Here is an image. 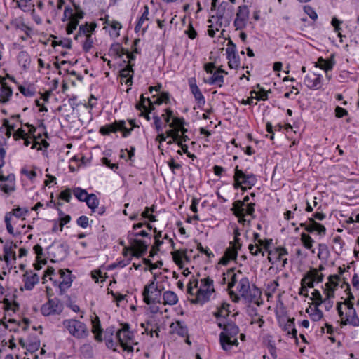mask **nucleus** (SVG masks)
<instances>
[{"label":"nucleus","instance_id":"f257e3e1","mask_svg":"<svg viewBox=\"0 0 359 359\" xmlns=\"http://www.w3.org/2000/svg\"><path fill=\"white\" fill-rule=\"evenodd\" d=\"M27 126L29 128L28 132L22 128H19L14 132L13 137L15 140L24 139L25 146L32 143V149L41 151L42 154H44L45 150L43 149V147H45V139L42 138V135H45V128L43 126V123H41L38 128L29 124Z\"/></svg>","mask_w":359,"mask_h":359},{"label":"nucleus","instance_id":"f03ea898","mask_svg":"<svg viewBox=\"0 0 359 359\" xmlns=\"http://www.w3.org/2000/svg\"><path fill=\"white\" fill-rule=\"evenodd\" d=\"M217 325L222 329L219 334V342L224 351H228L232 346L238 345L237 335L239 333L238 327L233 322H218Z\"/></svg>","mask_w":359,"mask_h":359},{"label":"nucleus","instance_id":"7ed1b4c3","mask_svg":"<svg viewBox=\"0 0 359 359\" xmlns=\"http://www.w3.org/2000/svg\"><path fill=\"white\" fill-rule=\"evenodd\" d=\"M49 278V280L52 282L53 285L59 290L60 293L66 290L71 286L72 280L69 274L62 269H58L55 272L53 267L48 266L46 269V278Z\"/></svg>","mask_w":359,"mask_h":359},{"label":"nucleus","instance_id":"20e7f679","mask_svg":"<svg viewBox=\"0 0 359 359\" xmlns=\"http://www.w3.org/2000/svg\"><path fill=\"white\" fill-rule=\"evenodd\" d=\"M233 180V188L235 189L241 188L243 191H245L247 189H251L257 182L255 175L245 174L238 168V165L234 169Z\"/></svg>","mask_w":359,"mask_h":359},{"label":"nucleus","instance_id":"39448f33","mask_svg":"<svg viewBox=\"0 0 359 359\" xmlns=\"http://www.w3.org/2000/svg\"><path fill=\"white\" fill-rule=\"evenodd\" d=\"M215 292L213 280L209 277L201 280V287L196 292V297L191 300L193 304H203L210 300L211 294Z\"/></svg>","mask_w":359,"mask_h":359},{"label":"nucleus","instance_id":"423d86ee","mask_svg":"<svg viewBox=\"0 0 359 359\" xmlns=\"http://www.w3.org/2000/svg\"><path fill=\"white\" fill-rule=\"evenodd\" d=\"M28 213V210L25 208L18 207L13 209L11 212H6L4 217V222L7 231L11 235H14L13 226L16 225L19 220L24 221Z\"/></svg>","mask_w":359,"mask_h":359},{"label":"nucleus","instance_id":"0eeeda50","mask_svg":"<svg viewBox=\"0 0 359 359\" xmlns=\"http://www.w3.org/2000/svg\"><path fill=\"white\" fill-rule=\"evenodd\" d=\"M63 325L73 337L78 339L85 338L89 334L86 324L76 319L65 320Z\"/></svg>","mask_w":359,"mask_h":359},{"label":"nucleus","instance_id":"6e6552de","mask_svg":"<svg viewBox=\"0 0 359 359\" xmlns=\"http://www.w3.org/2000/svg\"><path fill=\"white\" fill-rule=\"evenodd\" d=\"M126 125V121L123 120L115 121L111 124L102 126L100 128V133L103 135H108L111 133L121 131L122 132V136L123 137H127L131 134L133 128H128Z\"/></svg>","mask_w":359,"mask_h":359},{"label":"nucleus","instance_id":"1a4fd4ad","mask_svg":"<svg viewBox=\"0 0 359 359\" xmlns=\"http://www.w3.org/2000/svg\"><path fill=\"white\" fill-rule=\"evenodd\" d=\"M142 295L144 302L148 305L161 302V291L155 285L154 281L144 287Z\"/></svg>","mask_w":359,"mask_h":359},{"label":"nucleus","instance_id":"9d476101","mask_svg":"<svg viewBox=\"0 0 359 359\" xmlns=\"http://www.w3.org/2000/svg\"><path fill=\"white\" fill-rule=\"evenodd\" d=\"M48 257L47 259H50L52 262H58L63 260L67 252L63 245L60 243H55L47 248Z\"/></svg>","mask_w":359,"mask_h":359},{"label":"nucleus","instance_id":"9b49d317","mask_svg":"<svg viewBox=\"0 0 359 359\" xmlns=\"http://www.w3.org/2000/svg\"><path fill=\"white\" fill-rule=\"evenodd\" d=\"M128 241L130 243V249L131 250L132 256L140 257L143 256L147 251L148 244L145 241L130 237L128 235Z\"/></svg>","mask_w":359,"mask_h":359},{"label":"nucleus","instance_id":"f8f14e48","mask_svg":"<svg viewBox=\"0 0 359 359\" xmlns=\"http://www.w3.org/2000/svg\"><path fill=\"white\" fill-rule=\"evenodd\" d=\"M249 10L246 5L240 6L238 8L236 19L233 25L236 30L244 29L249 18Z\"/></svg>","mask_w":359,"mask_h":359},{"label":"nucleus","instance_id":"ddd939ff","mask_svg":"<svg viewBox=\"0 0 359 359\" xmlns=\"http://www.w3.org/2000/svg\"><path fill=\"white\" fill-rule=\"evenodd\" d=\"M261 297L262 292L255 285H251L241 296L247 303H255L257 306L262 304Z\"/></svg>","mask_w":359,"mask_h":359},{"label":"nucleus","instance_id":"4468645a","mask_svg":"<svg viewBox=\"0 0 359 359\" xmlns=\"http://www.w3.org/2000/svg\"><path fill=\"white\" fill-rule=\"evenodd\" d=\"M75 13L74 16L72 18L67 25L66 31L67 34H71L76 29L79 20L83 19L84 17V12L81 9L80 6L73 4Z\"/></svg>","mask_w":359,"mask_h":359},{"label":"nucleus","instance_id":"2eb2a0df","mask_svg":"<svg viewBox=\"0 0 359 359\" xmlns=\"http://www.w3.org/2000/svg\"><path fill=\"white\" fill-rule=\"evenodd\" d=\"M188 83L190 87V90L193 94L198 107H201L203 106L205 103V100L201 90L196 85V79L194 77L189 79Z\"/></svg>","mask_w":359,"mask_h":359},{"label":"nucleus","instance_id":"dca6fc26","mask_svg":"<svg viewBox=\"0 0 359 359\" xmlns=\"http://www.w3.org/2000/svg\"><path fill=\"white\" fill-rule=\"evenodd\" d=\"M29 320L27 319H24L23 322H18L14 319H10L8 323H5L4 320H1L0 324H3L4 327L7 330H9L11 332H18L20 330V328H22V330L25 331Z\"/></svg>","mask_w":359,"mask_h":359},{"label":"nucleus","instance_id":"f3484780","mask_svg":"<svg viewBox=\"0 0 359 359\" xmlns=\"http://www.w3.org/2000/svg\"><path fill=\"white\" fill-rule=\"evenodd\" d=\"M234 242H230V246L226 250L224 256L221 258L219 264L227 265L230 260L236 259L238 255V247H236Z\"/></svg>","mask_w":359,"mask_h":359},{"label":"nucleus","instance_id":"a211bd4d","mask_svg":"<svg viewBox=\"0 0 359 359\" xmlns=\"http://www.w3.org/2000/svg\"><path fill=\"white\" fill-rule=\"evenodd\" d=\"M48 311L46 316L60 314L63 310V304L56 298L49 299L48 302Z\"/></svg>","mask_w":359,"mask_h":359},{"label":"nucleus","instance_id":"6ab92c4d","mask_svg":"<svg viewBox=\"0 0 359 359\" xmlns=\"http://www.w3.org/2000/svg\"><path fill=\"white\" fill-rule=\"evenodd\" d=\"M304 82L309 89H318L321 85V76L316 74H309L306 76Z\"/></svg>","mask_w":359,"mask_h":359},{"label":"nucleus","instance_id":"aec40b11","mask_svg":"<svg viewBox=\"0 0 359 359\" xmlns=\"http://www.w3.org/2000/svg\"><path fill=\"white\" fill-rule=\"evenodd\" d=\"M33 250L36 254V262L34 263L35 270H40L42 269V265L45 264V257L43 253V248L37 244L34 246Z\"/></svg>","mask_w":359,"mask_h":359},{"label":"nucleus","instance_id":"412c9836","mask_svg":"<svg viewBox=\"0 0 359 359\" xmlns=\"http://www.w3.org/2000/svg\"><path fill=\"white\" fill-rule=\"evenodd\" d=\"M134 65H131L130 63L128 64L125 68L122 69L120 71L119 76L123 79H126L125 81V83L130 86L133 84V77L134 74V70L133 69Z\"/></svg>","mask_w":359,"mask_h":359},{"label":"nucleus","instance_id":"4be33fe9","mask_svg":"<svg viewBox=\"0 0 359 359\" xmlns=\"http://www.w3.org/2000/svg\"><path fill=\"white\" fill-rule=\"evenodd\" d=\"M12 95V90L0 76V102H6Z\"/></svg>","mask_w":359,"mask_h":359},{"label":"nucleus","instance_id":"5701e85b","mask_svg":"<svg viewBox=\"0 0 359 359\" xmlns=\"http://www.w3.org/2000/svg\"><path fill=\"white\" fill-rule=\"evenodd\" d=\"M342 325H351L354 327L359 326V318L357 316L355 310L348 311L346 313V318L341 321Z\"/></svg>","mask_w":359,"mask_h":359},{"label":"nucleus","instance_id":"b1692460","mask_svg":"<svg viewBox=\"0 0 359 359\" xmlns=\"http://www.w3.org/2000/svg\"><path fill=\"white\" fill-rule=\"evenodd\" d=\"M39 281V276L36 273H26L25 275V288L31 290Z\"/></svg>","mask_w":359,"mask_h":359},{"label":"nucleus","instance_id":"393cba45","mask_svg":"<svg viewBox=\"0 0 359 359\" xmlns=\"http://www.w3.org/2000/svg\"><path fill=\"white\" fill-rule=\"evenodd\" d=\"M153 98H155L154 100H151L150 98H148V104L151 107V109H154V104H161L163 102L168 103L170 101V95L168 92L162 93L159 96L153 95Z\"/></svg>","mask_w":359,"mask_h":359},{"label":"nucleus","instance_id":"a878e982","mask_svg":"<svg viewBox=\"0 0 359 359\" xmlns=\"http://www.w3.org/2000/svg\"><path fill=\"white\" fill-rule=\"evenodd\" d=\"M170 329L172 332L175 333L181 337H186L188 335V329L187 326L180 321L172 323L170 325Z\"/></svg>","mask_w":359,"mask_h":359},{"label":"nucleus","instance_id":"bb28decb","mask_svg":"<svg viewBox=\"0 0 359 359\" xmlns=\"http://www.w3.org/2000/svg\"><path fill=\"white\" fill-rule=\"evenodd\" d=\"M287 254V250L285 248H276L274 251H269V262L273 264V262L272 261L273 258L276 260H280L281 259H283V256Z\"/></svg>","mask_w":359,"mask_h":359},{"label":"nucleus","instance_id":"cd10ccee","mask_svg":"<svg viewBox=\"0 0 359 359\" xmlns=\"http://www.w3.org/2000/svg\"><path fill=\"white\" fill-rule=\"evenodd\" d=\"M163 300L165 305H175L178 302V297L174 292L168 290L163 294Z\"/></svg>","mask_w":359,"mask_h":359},{"label":"nucleus","instance_id":"c85d7f7f","mask_svg":"<svg viewBox=\"0 0 359 359\" xmlns=\"http://www.w3.org/2000/svg\"><path fill=\"white\" fill-rule=\"evenodd\" d=\"M306 312L310 316L311 318L313 321H318L323 316V313L319 308L312 307L311 305L306 309Z\"/></svg>","mask_w":359,"mask_h":359},{"label":"nucleus","instance_id":"c756f323","mask_svg":"<svg viewBox=\"0 0 359 359\" xmlns=\"http://www.w3.org/2000/svg\"><path fill=\"white\" fill-rule=\"evenodd\" d=\"M85 202L86 203L88 207L91 209L93 212H95V209L97 208L99 205V199L95 194H89Z\"/></svg>","mask_w":359,"mask_h":359},{"label":"nucleus","instance_id":"7c9ffc66","mask_svg":"<svg viewBox=\"0 0 359 359\" xmlns=\"http://www.w3.org/2000/svg\"><path fill=\"white\" fill-rule=\"evenodd\" d=\"M229 304L226 302H223L222 305L218 308L217 311L215 312L214 316L217 318H224L229 316L230 311L229 310Z\"/></svg>","mask_w":359,"mask_h":359},{"label":"nucleus","instance_id":"2f4dec72","mask_svg":"<svg viewBox=\"0 0 359 359\" xmlns=\"http://www.w3.org/2000/svg\"><path fill=\"white\" fill-rule=\"evenodd\" d=\"M95 26L96 25L95 24L91 25L88 22H86L85 25H81L79 26V33L75 36L74 39L77 40L79 36L81 34L86 35L87 36L88 34H90V32L94 30Z\"/></svg>","mask_w":359,"mask_h":359},{"label":"nucleus","instance_id":"473e14b6","mask_svg":"<svg viewBox=\"0 0 359 359\" xmlns=\"http://www.w3.org/2000/svg\"><path fill=\"white\" fill-rule=\"evenodd\" d=\"M316 276H317V269H312L304 276L301 280L302 290H303L306 291V283L309 280L315 279Z\"/></svg>","mask_w":359,"mask_h":359},{"label":"nucleus","instance_id":"72a5a7b5","mask_svg":"<svg viewBox=\"0 0 359 359\" xmlns=\"http://www.w3.org/2000/svg\"><path fill=\"white\" fill-rule=\"evenodd\" d=\"M144 11L143 13L142 14L141 17L140 18V19L135 27V32H138L142 27L144 22L147 20H149V7H148V6L145 5L144 6Z\"/></svg>","mask_w":359,"mask_h":359},{"label":"nucleus","instance_id":"f704fd0d","mask_svg":"<svg viewBox=\"0 0 359 359\" xmlns=\"http://www.w3.org/2000/svg\"><path fill=\"white\" fill-rule=\"evenodd\" d=\"M13 246L16 248V245H13V243H6L4 247V259L6 262H8L9 258L13 257L15 259V252L13 250Z\"/></svg>","mask_w":359,"mask_h":359},{"label":"nucleus","instance_id":"c9c22d12","mask_svg":"<svg viewBox=\"0 0 359 359\" xmlns=\"http://www.w3.org/2000/svg\"><path fill=\"white\" fill-rule=\"evenodd\" d=\"M72 194L74 196L81 202H85L86 198L88 196V193L86 190L83 189L80 187H75L72 189Z\"/></svg>","mask_w":359,"mask_h":359},{"label":"nucleus","instance_id":"e433bc0d","mask_svg":"<svg viewBox=\"0 0 359 359\" xmlns=\"http://www.w3.org/2000/svg\"><path fill=\"white\" fill-rule=\"evenodd\" d=\"M334 62L332 60H326L320 57L316 62V67H320L325 71L331 70L333 68Z\"/></svg>","mask_w":359,"mask_h":359},{"label":"nucleus","instance_id":"4c0bfd02","mask_svg":"<svg viewBox=\"0 0 359 359\" xmlns=\"http://www.w3.org/2000/svg\"><path fill=\"white\" fill-rule=\"evenodd\" d=\"M249 279L247 277L241 278L238 285V290L241 297L245 293L247 290L250 287Z\"/></svg>","mask_w":359,"mask_h":359},{"label":"nucleus","instance_id":"58836bf2","mask_svg":"<svg viewBox=\"0 0 359 359\" xmlns=\"http://www.w3.org/2000/svg\"><path fill=\"white\" fill-rule=\"evenodd\" d=\"M110 52L117 55L118 57H121L125 53H126V50L123 48L120 43H114L111 45L110 48Z\"/></svg>","mask_w":359,"mask_h":359},{"label":"nucleus","instance_id":"ea45409f","mask_svg":"<svg viewBox=\"0 0 359 359\" xmlns=\"http://www.w3.org/2000/svg\"><path fill=\"white\" fill-rule=\"evenodd\" d=\"M228 65L231 69H237L240 65V58L238 54L227 56Z\"/></svg>","mask_w":359,"mask_h":359},{"label":"nucleus","instance_id":"a19ab883","mask_svg":"<svg viewBox=\"0 0 359 359\" xmlns=\"http://www.w3.org/2000/svg\"><path fill=\"white\" fill-rule=\"evenodd\" d=\"M92 332L95 334V339L96 341L99 342L102 341V329L100 323L92 325Z\"/></svg>","mask_w":359,"mask_h":359},{"label":"nucleus","instance_id":"79ce46f5","mask_svg":"<svg viewBox=\"0 0 359 359\" xmlns=\"http://www.w3.org/2000/svg\"><path fill=\"white\" fill-rule=\"evenodd\" d=\"M134 337L133 332H123L120 337H116L121 346H123L124 344L130 342Z\"/></svg>","mask_w":359,"mask_h":359},{"label":"nucleus","instance_id":"37998d69","mask_svg":"<svg viewBox=\"0 0 359 359\" xmlns=\"http://www.w3.org/2000/svg\"><path fill=\"white\" fill-rule=\"evenodd\" d=\"M186 252H187V250H185L183 252H182L180 250H175V251L172 252V258L174 259V262L177 264L180 265V264H182V257H184V258L187 260H189V258L186 255Z\"/></svg>","mask_w":359,"mask_h":359},{"label":"nucleus","instance_id":"c03bdc74","mask_svg":"<svg viewBox=\"0 0 359 359\" xmlns=\"http://www.w3.org/2000/svg\"><path fill=\"white\" fill-rule=\"evenodd\" d=\"M301 241H302L304 246L306 249H309V250L311 249L314 241L312 239V238L309 235H308L305 233H302L301 234Z\"/></svg>","mask_w":359,"mask_h":359},{"label":"nucleus","instance_id":"a18cd8bd","mask_svg":"<svg viewBox=\"0 0 359 359\" xmlns=\"http://www.w3.org/2000/svg\"><path fill=\"white\" fill-rule=\"evenodd\" d=\"M329 281L325 284V287L328 289L334 288L338 286V280H339L340 277L338 275H331L328 278Z\"/></svg>","mask_w":359,"mask_h":359},{"label":"nucleus","instance_id":"49530a36","mask_svg":"<svg viewBox=\"0 0 359 359\" xmlns=\"http://www.w3.org/2000/svg\"><path fill=\"white\" fill-rule=\"evenodd\" d=\"M333 242L335 244V245L334 246L335 252L338 255L341 254V252H342L343 245L344 244L341 238L339 236H337L334 238Z\"/></svg>","mask_w":359,"mask_h":359},{"label":"nucleus","instance_id":"de8ad7c7","mask_svg":"<svg viewBox=\"0 0 359 359\" xmlns=\"http://www.w3.org/2000/svg\"><path fill=\"white\" fill-rule=\"evenodd\" d=\"M249 201V196H246L244 197L243 201H236L233 203L231 210H239L242 208V210H245V206Z\"/></svg>","mask_w":359,"mask_h":359},{"label":"nucleus","instance_id":"09e8293b","mask_svg":"<svg viewBox=\"0 0 359 359\" xmlns=\"http://www.w3.org/2000/svg\"><path fill=\"white\" fill-rule=\"evenodd\" d=\"M72 189L67 188L62 191L60 194L59 198L67 203H69L72 198Z\"/></svg>","mask_w":359,"mask_h":359},{"label":"nucleus","instance_id":"8fccbe9b","mask_svg":"<svg viewBox=\"0 0 359 359\" xmlns=\"http://www.w3.org/2000/svg\"><path fill=\"white\" fill-rule=\"evenodd\" d=\"M167 136L172 137L173 140H170L168 142V144H172L174 142L178 141L180 138L179 130L172 129L169 130L166 132Z\"/></svg>","mask_w":359,"mask_h":359},{"label":"nucleus","instance_id":"3c124183","mask_svg":"<svg viewBox=\"0 0 359 359\" xmlns=\"http://www.w3.org/2000/svg\"><path fill=\"white\" fill-rule=\"evenodd\" d=\"M56 46H61L69 49L72 47V40L70 39H65L64 40H60L59 41H53L52 46L55 47Z\"/></svg>","mask_w":359,"mask_h":359},{"label":"nucleus","instance_id":"603ef678","mask_svg":"<svg viewBox=\"0 0 359 359\" xmlns=\"http://www.w3.org/2000/svg\"><path fill=\"white\" fill-rule=\"evenodd\" d=\"M184 125V120L182 118L173 117L172 121L169 123V126L172 128L178 129Z\"/></svg>","mask_w":359,"mask_h":359},{"label":"nucleus","instance_id":"864d4df0","mask_svg":"<svg viewBox=\"0 0 359 359\" xmlns=\"http://www.w3.org/2000/svg\"><path fill=\"white\" fill-rule=\"evenodd\" d=\"M229 6L228 2L222 1L217 9L216 15L219 19H222L224 15L225 11Z\"/></svg>","mask_w":359,"mask_h":359},{"label":"nucleus","instance_id":"5fc2aeb1","mask_svg":"<svg viewBox=\"0 0 359 359\" xmlns=\"http://www.w3.org/2000/svg\"><path fill=\"white\" fill-rule=\"evenodd\" d=\"M237 217H238V222L245 224V223L247 222L246 219H245V210H242V208L239 210H231Z\"/></svg>","mask_w":359,"mask_h":359},{"label":"nucleus","instance_id":"6e6d98bb","mask_svg":"<svg viewBox=\"0 0 359 359\" xmlns=\"http://www.w3.org/2000/svg\"><path fill=\"white\" fill-rule=\"evenodd\" d=\"M74 13L75 11H74V10L69 6H66L65 8L64 15L62 20L63 22L66 20H69L72 18H73V16H74Z\"/></svg>","mask_w":359,"mask_h":359},{"label":"nucleus","instance_id":"4d7b16f0","mask_svg":"<svg viewBox=\"0 0 359 359\" xmlns=\"http://www.w3.org/2000/svg\"><path fill=\"white\" fill-rule=\"evenodd\" d=\"M1 189L6 193L9 194L15 190V183L9 182L0 184Z\"/></svg>","mask_w":359,"mask_h":359},{"label":"nucleus","instance_id":"13d9d810","mask_svg":"<svg viewBox=\"0 0 359 359\" xmlns=\"http://www.w3.org/2000/svg\"><path fill=\"white\" fill-rule=\"evenodd\" d=\"M313 222H315L313 218L309 219V224L306 223H301L300 226L304 227L306 231L309 233H313L315 231Z\"/></svg>","mask_w":359,"mask_h":359},{"label":"nucleus","instance_id":"bf43d9fd","mask_svg":"<svg viewBox=\"0 0 359 359\" xmlns=\"http://www.w3.org/2000/svg\"><path fill=\"white\" fill-rule=\"evenodd\" d=\"M257 88L259 89V91L257 93V99L258 100H266L268 99V92L261 88L259 84L257 85Z\"/></svg>","mask_w":359,"mask_h":359},{"label":"nucleus","instance_id":"052dcab7","mask_svg":"<svg viewBox=\"0 0 359 359\" xmlns=\"http://www.w3.org/2000/svg\"><path fill=\"white\" fill-rule=\"evenodd\" d=\"M248 250L252 255H257L259 253H261L262 256H264V252L259 248V245L250 244L248 245Z\"/></svg>","mask_w":359,"mask_h":359},{"label":"nucleus","instance_id":"680f3d73","mask_svg":"<svg viewBox=\"0 0 359 359\" xmlns=\"http://www.w3.org/2000/svg\"><path fill=\"white\" fill-rule=\"evenodd\" d=\"M198 282L197 279H194L193 280H191L187 285V293L191 296H196V293H194L193 290L194 288L198 287Z\"/></svg>","mask_w":359,"mask_h":359},{"label":"nucleus","instance_id":"e2e57ef3","mask_svg":"<svg viewBox=\"0 0 359 359\" xmlns=\"http://www.w3.org/2000/svg\"><path fill=\"white\" fill-rule=\"evenodd\" d=\"M304 11L312 20H315L317 19L318 15L312 7L304 6Z\"/></svg>","mask_w":359,"mask_h":359},{"label":"nucleus","instance_id":"0e129e2a","mask_svg":"<svg viewBox=\"0 0 359 359\" xmlns=\"http://www.w3.org/2000/svg\"><path fill=\"white\" fill-rule=\"evenodd\" d=\"M226 53L227 56L237 53L236 46L233 43V41L231 40H229L227 43V48L226 49Z\"/></svg>","mask_w":359,"mask_h":359},{"label":"nucleus","instance_id":"69168bd1","mask_svg":"<svg viewBox=\"0 0 359 359\" xmlns=\"http://www.w3.org/2000/svg\"><path fill=\"white\" fill-rule=\"evenodd\" d=\"M88 217L82 215L77 219L76 224L78 226L85 229L88 226Z\"/></svg>","mask_w":359,"mask_h":359},{"label":"nucleus","instance_id":"338daca9","mask_svg":"<svg viewBox=\"0 0 359 359\" xmlns=\"http://www.w3.org/2000/svg\"><path fill=\"white\" fill-rule=\"evenodd\" d=\"M93 46V41L91 39V35L88 34L83 44V49L85 52H88Z\"/></svg>","mask_w":359,"mask_h":359},{"label":"nucleus","instance_id":"774afa93","mask_svg":"<svg viewBox=\"0 0 359 359\" xmlns=\"http://www.w3.org/2000/svg\"><path fill=\"white\" fill-rule=\"evenodd\" d=\"M154 126L158 133H161L163 130L162 122L161 118L158 115H154L153 116Z\"/></svg>","mask_w":359,"mask_h":359}]
</instances>
